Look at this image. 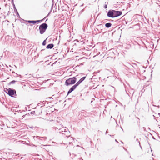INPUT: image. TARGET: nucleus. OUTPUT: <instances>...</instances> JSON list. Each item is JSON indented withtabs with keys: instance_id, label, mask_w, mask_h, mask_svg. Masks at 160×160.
<instances>
[{
	"instance_id": "obj_9",
	"label": "nucleus",
	"mask_w": 160,
	"mask_h": 160,
	"mask_svg": "<svg viewBox=\"0 0 160 160\" xmlns=\"http://www.w3.org/2000/svg\"><path fill=\"white\" fill-rule=\"evenodd\" d=\"M44 19V18L43 19ZM43 20V19H42V20H37V21H30V20H29V21H28V23H30L35 24V23H36L37 22H40V21H42Z\"/></svg>"
},
{
	"instance_id": "obj_8",
	"label": "nucleus",
	"mask_w": 160,
	"mask_h": 160,
	"mask_svg": "<svg viewBox=\"0 0 160 160\" xmlns=\"http://www.w3.org/2000/svg\"><path fill=\"white\" fill-rule=\"evenodd\" d=\"M86 77H84L81 78L78 81L76 84L77 86H78L79 84L81 83L85 79Z\"/></svg>"
},
{
	"instance_id": "obj_17",
	"label": "nucleus",
	"mask_w": 160,
	"mask_h": 160,
	"mask_svg": "<svg viewBox=\"0 0 160 160\" xmlns=\"http://www.w3.org/2000/svg\"><path fill=\"white\" fill-rule=\"evenodd\" d=\"M115 141H116V142H117L116 139L115 140Z\"/></svg>"
},
{
	"instance_id": "obj_3",
	"label": "nucleus",
	"mask_w": 160,
	"mask_h": 160,
	"mask_svg": "<svg viewBox=\"0 0 160 160\" xmlns=\"http://www.w3.org/2000/svg\"><path fill=\"white\" fill-rule=\"evenodd\" d=\"M16 91L14 90H12L11 88H9L8 90L7 93L10 96L12 97L13 95L16 93Z\"/></svg>"
},
{
	"instance_id": "obj_16",
	"label": "nucleus",
	"mask_w": 160,
	"mask_h": 160,
	"mask_svg": "<svg viewBox=\"0 0 160 160\" xmlns=\"http://www.w3.org/2000/svg\"><path fill=\"white\" fill-rule=\"evenodd\" d=\"M104 8H107V6L106 5H105V6H104Z\"/></svg>"
},
{
	"instance_id": "obj_10",
	"label": "nucleus",
	"mask_w": 160,
	"mask_h": 160,
	"mask_svg": "<svg viewBox=\"0 0 160 160\" xmlns=\"http://www.w3.org/2000/svg\"><path fill=\"white\" fill-rule=\"evenodd\" d=\"M54 47V45L52 44H50L48 45L46 48L48 49H51Z\"/></svg>"
},
{
	"instance_id": "obj_7",
	"label": "nucleus",
	"mask_w": 160,
	"mask_h": 160,
	"mask_svg": "<svg viewBox=\"0 0 160 160\" xmlns=\"http://www.w3.org/2000/svg\"><path fill=\"white\" fill-rule=\"evenodd\" d=\"M78 86L77 85L75 84L72 87L69 89V90L68 91V94H69L72 91H73Z\"/></svg>"
},
{
	"instance_id": "obj_2",
	"label": "nucleus",
	"mask_w": 160,
	"mask_h": 160,
	"mask_svg": "<svg viewBox=\"0 0 160 160\" xmlns=\"http://www.w3.org/2000/svg\"><path fill=\"white\" fill-rule=\"evenodd\" d=\"M77 80V78L75 77L70 78L67 80L65 82V85L68 86L70 84H72L75 83Z\"/></svg>"
},
{
	"instance_id": "obj_12",
	"label": "nucleus",
	"mask_w": 160,
	"mask_h": 160,
	"mask_svg": "<svg viewBox=\"0 0 160 160\" xmlns=\"http://www.w3.org/2000/svg\"><path fill=\"white\" fill-rule=\"evenodd\" d=\"M111 25H112V24L110 23H106L105 24V26L107 28H110V27H111Z\"/></svg>"
},
{
	"instance_id": "obj_11",
	"label": "nucleus",
	"mask_w": 160,
	"mask_h": 160,
	"mask_svg": "<svg viewBox=\"0 0 160 160\" xmlns=\"http://www.w3.org/2000/svg\"><path fill=\"white\" fill-rule=\"evenodd\" d=\"M40 138H42L44 140H46V137H40L39 136H34V138H38V139H40Z\"/></svg>"
},
{
	"instance_id": "obj_15",
	"label": "nucleus",
	"mask_w": 160,
	"mask_h": 160,
	"mask_svg": "<svg viewBox=\"0 0 160 160\" xmlns=\"http://www.w3.org/2000/svg\"><path fill=\"white\" fill-rule=\"evenodd\" d=\"M31 114H35V112L33 111H32L31 112Z\"/></svg>"
},
{
	"instance_id": "obj_6",
	"label": "nucleus",
	"mask_w": 160,
	"mask_h": 160,
	"mask_svg": "<svg viewBox=\"0 0 160 160\" xmlns=\"http://www.w3.org/2000/svg\"><path fill=\"white\" fill-rule=\"evenodd\" d=\"M108 16L110 18H114L113 10H109L107 13Z\"/></svg>"
},
{
	"instance_id": "obj_13",
	"label": "nucleus",
	"mask_w": 160,
	"mask_h": 160,
	"mask_svg": "<svg viewBox=\"0 0 160 160\" xmlns=\"http://www.w3.org/2000/svg\"><path fill=\"white\" fill-rule=\"evenodd\" d=\"M16 81H14V80H13L11 82H9V84H14V83L16 82Z\"/></svg>"
},
{
	"instance_id": "obj_14",
	"label": "nucleus",
	"mask_w": 160,
	"mask_h": 160,
	"mask_svg": "<svg viewBox=\"0 0 160 160\" xmlns=\"http://www.w3.org/2000/svg\"><path fill=\"white\" fill-rule=\"evenodd\" d=\"M46 40H44L43 42H42V45H43V46H45L46 44Z\"/></svg>"
},
{
	"instance_id": "obj_4",
	"label": "nucleus",
	"mask_w": 160,
	"mask_h": 160,
	"mask_svg": "<svg viewBox=\"0 0 160 160\" xmlns=\"http://www.w3.org/2000/svg\"><path fill=\"white\" fill-rule=\"evenodd\" d=\"M58 132L60 133L64 134V135H65L66 134L65 133L68 132V130L67 129H65L64 128H60L58 130Z\"/></svg>"
},
{
	"instance_id": "obj_5",
	"label": "nucleus",
	"mask_w": 160,
	"mask_h": 160,
	"mask_svg": "<svg viewBox=\"0 0 160 160\" xmlns=\"http://www.w3.org/2000/svg\"><path fill=\"white\" fill-rule=\"evenodd\" d=\"M121 11H116L113 10L114 18L116 17L121 15L122 14Z\"/></svg>"
},
{
	"instance_id": "obj_1",
	"label": "nucleus",
	"mask_w": 160,
	"mask_h": 160,
	"mask_svg": "<svg viewBox=\"0 0 160 160\" xmlns=\"http://www.w3.org/2000/svg\"><path fill=\"white\" fill-rule=\"evenodd\" d=\"M48 27V24L46 23H43L39 27L40 33L43 34L46 31Z\"/></svg>"
}]
</instances>
